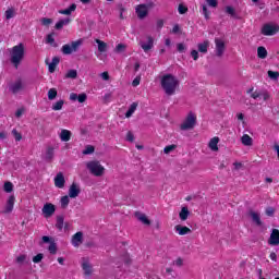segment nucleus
<instances>
[{
	"instance_id": "f257e3e1",
	"label": "nucleus",
	"mask_w": 279,
	"mask_h": 279,
	"mask_svg": "<svg viewBox=\"0 0 279 279\" xmlns=\"http://www.w3.org/2000/svg\"><path fill=\"white\" fill-rule=\"evenodd\" d=\"M178 86H180V81L173 74H166L161 77V87L166 95H175Z\"/></svg>"
},
{
	"instance_id": "f03ea898",
	"label": "nucleus",
	"mask_w": 279,
	"mask_h": 279,
	"mask_svg": "<svg viewBox=\"0 0 279 279\" xmlns=\"http://www.w3.org/2000/svg\"><path fill=\"white\" fill-rule=\"evenodd\" d=\"M10 56L11 64H13L15 69H19L21 62H23V59L25 58V45H23V43H20L19 45L11 48Z\"/></svg>"
},
{
	"instance_id": "7ed1b4c3",
	"label": "nucleus",
	"mask_w": 279,
	"mask_h": 279,
	"mask_svg": "<svg viewBox=\"0 0 279 279\" xmlns=\"http://www.w3.org/2000/svg\"><path fill=\"white\" fill-rule=\"evenodd\" d=\"M84 45V39L80 38L75 41H72L71 45L65 44L62 46L61 51L64 56H71V53H76L80 51V47Z\"/></svg>"
},
{
	"instance_id": "20e7f679",
	"label": "nucleus",
	"mask_w": 279,
	"mask_h": 279,
	"mask_svg": "<svg viewBox=\"0 0 279 279\" xmlns=\"http://www.w3.org/2000/svg\"><path fill=\"white\" fill-rule=\"evenodd\" d=\"M86 168L88 169L89 173L96 178H100V175H104V171H106V168H104L101 162L97 160L87 161Z\"/></svg>"
},
{
	"instance_id": "39448f33",
	"label": "nucleus",
	"mask_w": 279,
	"mask_h": 279,
	"mask_svg": "<svg viewBox=\"0 0 279 279\" xmlns=\"http://www.w3.org/2000/svg\"><path fill=\"white\" fill-rule=\"evenodd\" d=\"M197 123V116L190 111L183 123L180 125V129L183 131L193 130Z\"/></svg>"
},
{
	"instance_id": "423d86ee",
	"label": "nucleus",
	"mask_w": 279,
	"mask_h": 279,
	"mask_svg": "<svg viewBox=\"0 0 279 279\" xmlns=\"http://www.w3.org/2000/svg\"><path fill=\"white\" fill-rule=\"evenodd\" d=\"M279 32L278 24H264L262 27L263 36H276Z\"/></svg>"
},
{
	"instance_id": "0eeeda50",
	"label": "nucleus",
	"mask_w": 279,
	"mask_h": 279,
	"mask_svg": "<svg viewBox=\"0 0 279 279\" xmlns=\"http://www.w3.org/2000/svg\"><path fill=\"white\" fill-rule=\"evenodd\" d=\"M268 245H271L272 247H276L279 245V230L272 229L270 232V236L268 239Z\"/></svg>"
},
{
	"instance_id": "6e6552de",
	"label": "nucleus",
	"mask_w": 279,
	"mask_h": 279,
	"mask_svg": "<svg viewBox=\"0 0 279 279\" xmlns=\"http://www.w3.org/2000/svg\"><path fill=\"white\" fill-rule=\"evenodd\" d=\"M215 44L216 56H218V58H221V56H223V51H226V43H223V39L216 38Z\"/></svg>"
},
{
	"instance_id": "1a4fd4ad",
	"label": "nucleus",
	"mask_w": 279,
	"mask_h": 279,
	"mask_svg": "<svg viewBox=\"0 0 279 279\" xmlns=\"http://www.w3.org/2000/svg\"><path fill=\"white\" fill-rule=\"evenodd\" d=\"M135 12H136L138 19H145V16H147V14H149V9H147V4H138L135 8Z\"/></svg>"
},
{
	"instance_id": "9d476101",
	"label": "nucleus",
	"mask_w": 279,
	"mask_h": 279,
	"mask_svg": "<svg viewBox=\"0 0 279 279\" xmlns=\"http://www.w3.org/2000/svg\"><path fill=\"white\" fill-rule=\"evenodd\" d=\"M80 193H82L80 185H77V183H72L69 189V197H71L72 199H75V197L80 196Z\"/></svg>"
},
{
	"instance_id": "9b49d317",
	"label": "nucleus",
	"mask_w": 279,
	"mask_h": 279,
	"mask_svg": "<svg viewBox=\"0 0 279 279\" xmlns=\"http://www.w3.org/2000/svg\"><path fill=\"white\" fill-rule=\"evenodd\" d=\"M81 243H84V233L78 231L72 236V245L73 247H80Z\"/></svg>"
},
{
	"instance_id": "f8f14e48",
	"label": "nucleus",
	"mask_w": 279,
	"mask_h": 279,
	"mask_svg": "<svg viewBox=\"0 0 279 279\" xmlns=\"http://www.w3.org/2000/svg\"><path fill=\"white\" fill-rule=\"evenodd\" d=\"M88 99V96L85 93L77 95L76 93L70 94L71 101H78V104H84Z\"/></svg>"
},
{
	"instance_id": "ddd939ff",
	"label": "nucleus",
	"mask_w": 279,
	"mask_h": 279,
	"mask_svg": "<svg viewBox=\"0 0 279 279\" xmlns=\"http://www.w3.org/2000/svg\"><path fill=\"white\" fill-rule=\"evenodd\" d=\"M82 269L85 276H90V274H93V266L90 265V262L86 257L82 259Z\"/></svg>"
},
{
	"instance_id": "4468645a",
	"label": "nucleus",
	"mask_w": 279,
	"mask_h": 279,
	"mask_svg": "<svg viewBox=\"0 0 279 279\" xmlns=\"http://www.w3.org/2000/svg\"><path fill=\"white\" fill-rule=\"evenodd\" d=\"M66 181L64 180V174L62 172L57 173L54 177V186L57 189H64V184Z\"/></svg>"
},
{
	"instance_id": "2eb2a0df",
	"label": "nucleus",
	"mask_w": 279,
	"mask_h": 279,
	"mask_svg": "<svg viewBox=\"0 0 279 279\" xmlns=\"http://www.w3.org/2000/svg\"><path fill=\"white\" fill-rule=\"evenodd\" d=\"M174 231L177 232V234H179L180 236H184L185 234H191V229L189 227H184L182 225H177L174 227Z\"/></svg>"
},
{
	"instance_id": "dca6fc26",
	"label": "nucleus",
	"mask_w": 279,
	"mask_h": 279,
	"mask_svg": "<svg viewBox=\"0 0 279 279\" xmlns=\"http://www.w3.org/2000/svg\"><path fill=\"white\" fill-rule=\"evenodd\" d=\"M135 217L144 226H149L151 223V221H149V218H147V216L145 214L141 213V211H135Z\"/></svg>"
},
{
	"instance_id": "f3484780",
	"label": "nucleus",
	"mask_w": 279,
	"mask_h": 279,
	"mask_svg": "<svg viewBox=\"0 0 279 279\" xmlns=\"http://www.w3.org/2000/svg\"><path fill=\"white\" fill-rule=\"evenodd\" d=\"M208 147L211 151H219V137H213L208 143Z\"/></svg>"
},
{
	"instance_id": "a211bd4d",
	"label": "nucleus",
	"mask_w": 279,
	"mask_h": 279,
	"mask_svg": "<svg viewBox=\"0 0 279 279\" xmlns=\"http://www.w3.org/2000/svg\"><path fill=\"white\" fill-rule=\"evenodd\" d=\"M47 64H48L49 73H54L56 72V68L58 66V64H60V58L53 57L52 61L50 63L47 62Z\"/></svg>"
},
{
	"instance_id": "6ab92c4d",
	"label": "nucleus",
	"mask_w": 279,
	"mask_h": 279,
	"mask_svg": "<svg viewBox=\"0 0 279 279\" xmlns=\"http://www.w3.org/2000/svg\"><path fill=\"white\" fill-rule=\"evenodd\" d=\"M59 136L63 143H69V141H71V131L63 129L61 130V133Z\"/></svg>"
},
{
	"instance_id": "aec40b11",
	"label": "nucleus",
	"mask_w": 279,
	"mask_h": 279,
	"mask_svg": "<svg viewBox=\"0 0 279 279\" xmlns=\"http://www.w3.org/2000/svg\"><path fill=\"white\" fill-rule=\"evenodd\" d=\"M77 10V4L72 3L68 9L59 10V14H64L65 16H70L72 12H75Z\"/></svg>"
},
{
	"instance_id": "412c9836",
	"label": "nucleus",
	"mask_w": 279,
	"mask_h": 279,
	"mask_svg": "<svg viewBox=\"0 0 279 279\" xmlns=\"http://www.w3.org/2000/svg\"><path fill=\"white\" fill-rule=\"evenodd\" d=\"M141 47L142 49H144V51H149L153 47H154V38L153 37H148V41H142L141 43Z\"/></svg>"
},
{
	"instance_id": "4be33fe9",
	"label": "nucleus",
	"mask_w": 279,
	"mask_h": 279,
	"mask_svg": "<svg viewBox=\"0 0 279 279\" xmlns=\"http://www.w3.org/2000/svg\"><path fill=\"white\" fill-rule=\"evenodd\" d=\"M69 23H71V17L61 19L56 23L54 27L56 29H62V27L69 25Z\"/></svg>"
},
{
	"instance_id": "5701e85b",
	"label": "nucleus",
	"mask_w": 279,
	"mask_h": 279,
	"mask_svg": "<svg viewBox=\"0 0 279 279\" xmlns=\"http://www.w3.org/2000/svg\"><path fill=\"white\" fill-rule=\"evenodd\" d=\"M10 88H11V92H13L14 94L19 93L20 90H23V82L16 81L11 85Z\"/></svg>"
},
{
	"instance_id": "b1692460",
	"label": "nucleus",
	"mask_w": 279,
	"mask_h": 279,
	"mask_svg": "<svg viewBox=\"0 0 279 279\" xmlns=\"http://www.w3.org/2000/svg\"><path fill=\"white\" fill-rule=\"evenodd\" d=\"M136 108H138V102H132L129 110L125 113L126 119H130L134 112H136Z\"/></svg>"
},
{
	"instance_id": "393cba45",
	"label": "nucleus",
	"mask_w": 279,
	"mask_h": 279,
	"mask_svg": "<svg viewBox=\"0 0 279 279\" xmlns=\"http://www.w3.org/2000/svg\"><path fill=\"white\" fill-rule=\"evenodd\" d=\"M241 143H242V145H245V147H252L253 140H252V137H250V135L244 134L241 137Z\"/></svg>"
},
{
	"instance_id": "a878e982",
	"label": "nucleus",
	"mask_w": 279,
	"mask_h": 279,
	"mask_svg": "<svg viewBox=\"0 0 279 279\" xmlns=\"http://www.w3.org/2000/svg\"><path fill=\"white\" fill-rule=\"evenodd\" d=\"M257 57L260 58V60H265V58H267V48L259 46L257 48Z\"/></svg>"
},
{
	"instance_id": "bb28decb",
	"label": "nucleus",
	"mask_w": 279,
	"mask_h": 279,
	"mask_svg": "<svg viewBox=\"0 0 279 279\" xmlns=\"http://www.w3.org/2000/svg\"><path fill=\"white\" fill-rule=\"evenodd\" d=\"M208 45H210L208 40H205L204 43L198 44V51L201 53H208Z\"/></svg>"
},
{
	"instance_id": "cd10ccee",
	"label": "nucleus",
	"mask_w": 279,
	"mask_h": 279,
	"mask_svg": "<svg viewBox=\"0 0 279 279\" xmlns=\"http://www.w3.org/2000/svg\"><path fill=\"white\" fill-rule=\"evenodd\" d=\"M96 43L98 45V51L100 53H104L107 51L108 49V44H106L105 41L100 40V39H96Z\"/></svg>"
},
{
	"instance_id": "c85d7f7f",
	"label": "nucleus",
	"mask_w": 279,
	"mask_h": 279,
	"mask_svg": "<svg viewBox=\"0 0 279 279\" xmlns=\"http://www.w3.org/2000/svg\"><path fill=\"white\" fill-rule=\"evenodd\" d=\"M70 197L71 196H69V195H65V196L61 197V199H60L61 208L65 209L69 206V204L71 202Z\"/></svg>"
},
{
	"instance_id": "c756f323",
	"label": "nucleus",
	"mask_w": 279,
	"mask_h": 279,
	"mask_svg": "<svg viewBox=\"0 0 279 279\" xmlns=\"http://www.w3.org/2000/svg\"><path fill=\"white\" fill-rule=\"evenodd\" d=\"M251 217H252V220L254 221V223H255L256 226H260V225H262V222H260V216H259L257 213L251 211Z\"/></svg>"
},
{
	"instance_id": "7c9ffc66",
	"label": "nucleus",
	"mask_w": 279,
	"mask_h": 279,
	"mask_svg": "<svg viewBox=\"0 0 279 279\" xmlns=\"http://www.w3.org/2000/svg\"><path fill=\"white\" fill-rule=\"evenodd\" d=\"M56 97H58V90L56 88H50L48 90V99L50 101H53V99H56Z\"/></svg>"
},
{
	"instance_id": "2f4dec72",
	"label": "nucleus",
	"mask_w": 279,
	"mask_h": 279,
	"mask_svg": "<svg viewBox=\"0 0 279 279\" xmlns=\"http://www.w3.org/2000/svg\"><path fill=\"white\" fill-rule=\"evenodd\" d=\"M47 45H51L52 47H58V44H56V39L53 38V34H49L46 37Z\"/></svg>"
},
{
	"instance_id": "473e14b6",
	"label": "nucleus",
	"mask_w": 279,
	"mask_h": 279,
	"mask_svg": "<svg viewBox=\"0 0 279 279\" xmlns=\"http://www.w3.org/2000/svg\"><path fill=\"white\" fill-rule=\"evenodd\" d=\"M63 106H64V100L60 99L52 105V110L54 111L62 110Z\"/></svg>"
},
{
	"instance_id": "72a5a7b5",
	"label": "nucleus",
	"mask_w": 279,
	"mask_h": 279,
	"mask_svg": "<svg viewBox=\"0 0 279 279\" xmlns=\"http://www.w3.org/2000/svg\"><path fill=\"white\" fill-rule=\"evenodd\" d=\"M56 228H58V230H62V228H64V217L62 216L57 217Z\"/></svg>"
},
{
	"instance_id": "f704fd0d",
	"label": "nucleus",
	"mask_w": 279,
	"mask_h": 279,
	"mask_svg": "<svg viewBox=\"0 0 279 279\" xmlns=\"http://www.w3.org/2000/svg\"><path fill=\"white\" fill-rule=\"evenodd\" d=\"M15 263H17V265H23L24 263H27V255L25 254H21L15 258Z\"/></svg>"
},
{
	"instance_id": "c9c22d12",
	"label": "nucleus",
	"mask_w": 279,
	"mask_h": 279,
	"mask_svg": "<svg viewBox=\"0 0 279 279\" xmlns=\"http://www.w3.org/2000/svg\"><path fill=\"white\" fill-rule=\"evenodd\" d=\"M12 191H14V184L10 181L4 182V192L12 193Z\"/></svg>"
},
{
	"instance_id": "e433bc0d",
	"label": "nucleus",
	"mask_w": 279,
	"mask_h": 279,
	"mask_svg": "<svg viewBox=\"0 0 279 279\" xmlns=\"http://www.w3.org/2000/svg\"><path fill=\"white\" fill-rule=\"evenodd\" d=\"M14 196H10L7 202V210H13L14 209Z\"/></svg>"
},
{
	"instance_id": "4c0bfd02",
	"label": "nucleus",
	"mask_w": 279,
	"mask_h": 279,
	"mask_svg": "<svg viewBox=\"0 0 279 279\" xmlns=\"http://www.w3.org/2000/svg\"><path fill=\"white\" fill-rule=\"evenodd\" d=\"M65 77L69 80H75L77 77V70H69Z\"/></svg>"
},
{
	"instance_id": "58836bf2",
	"label": "nucleus",
	"mask_w": 279,
	"mask_h": 279,
	"mask_svg": "<svg viewBox=\"0 0 279 279\" xmlns=\"http://www.w3.org/2000/svg\"><path fill=\"white\" fill-rule=\"evenodd\" d=\"M189 215H191V211L181 210L179 214V217H180L181 221H186V219H189Z\"/></svg>"
},
{
	"instance_id": "ea45409f",
	"label": "nucleus",
	"mask_w": 279,
	"mask_h": 279,
	"mask_svg": "<svg viewBox=\"0 0 279 279\" xmlns=\"http://www.w3.org/2000/svg\"><path fill=\"white\" fill-rule=\"evenodd\" d=\"M268 77L276 82L279 78V72H274V71L269 70L268 71Z\"/></svg>"
},
{
	"instance_id": "a19ab883",
	"label": "nucleus",
	"mask_w": 279,
	"mask_h": 279,
	"mask_svg": "<svg viewBox=\"0 0 279 279\" xmlns=\"http://www.w3.org/2000/svg\"><path fill=\"white\" fill-rule=\"evenodd\" d=\"M178 146L175 144L168 145L163 148V154H171Z\"/></svg>"
},
{
	"instance_id": "79ce46f5",
	"label": "nucleus",
	"mask_w": 279,
	"mask_h": 279,
	"mask_svg": "<svg viewBox=\"0 0 279 279\" xmlns=\"http://www.w3.org/2000/svg\"><path fill=\"white\" fill-rule=\"evenodd\" d=\"M51 23H53V20H51L49 17L41 19V25H44L45 27H49V25H51Z\"/></svg>"
},
{
	"instance_id": "37998d69",
	"label": "nucleus",
	"mask_w": 279,
	"mask_h": 279,
	"mask_svg": "<svg viewBox=\"0 0 279 279\" xmlns=\"http://www.w3.org/2000/svg\"><path fill=\"white\" fill-rule=\"evenodd\" d=\"M4 14H5V19L10 21V19L14 17V9H8Z\"/></svg>"
},
{
	"instance_id": "c03bdc74",
	"label": "nucleus",
	"mask_w": 279,
	"mask_h": 279,
	"mask_svg": "<svg viewBox=\"0 0 279 279\" xmlns=\"http://www.w3.org/2000/svg\"><path fill=\"white\" fill-rule=\"evenodd\" d=\"M41 210H56V205L51 203H46Z\"/></svg>"
},
{
	"instance_id": "a18cd8bd",
	"label": "nucleus",
	"mask_w": 279,
	"mask_h": 279,
	"mask_svg": "<svg viewBox=\"0 0 279 279\" xmlns=\"http://www.w3.org/2000/svg\"><path fill=\"white\" fill-rule=\"evenodd\" d=\"M95 151V147L94 146H86V148L83 150V154L85 156H88V154H93Z\"/></svg>"
},
{
	"instance_id": "49530a36",
	"label": "nucleus",
	"mask_w": 279,
	"mask_h": 279,
	"mask_svg": "<svg viewBox=\"0 0 279 279\" xmlns=\"http://www.w3.org/2000/svg\"><path fill=\"white\" fill-rule=\"evenodd\" d=\"M126 46L124 44H118L116 47L117 53H122V51H125Z\"/></svg>"
},
{
	"instance_id": "de8ad7c7",
	"label": "nucleus",
	"mask_w": 279,
	"mask_h": 279,
	"mask_svg": "<svg viewBox=\"0 0 279 279\" xmlns=\"http://www.w3.org/2000/svg\"><path fill=\"white\" fill-rule=\"evenodd\" d=\"M48 252H50L51 254H56V252H58V246L56 245V243H50Z\"/></svg>"
},
{
	"instance_id": "09e8293b",
	"label": "nucleus",
	"mask_w": 279,
	"mask_h": 279,
	"mask_svg": "<svg viewBox=\"0 0 279 279\" xmlns=\"http://www.w3.org/2000/svg\"><path fill=\"white\" fill-rule=\"evenodd\" d=\"M43 258H44L43 253H38L36 256L33 257V263L38 264L43 260Z\"/></svg>"
},
{
	"instance_id": "8fccbe9b",
	"label": "nucleus",
	"mask_w": 279,
	"mask_h": 279,
	"mask_svg": "<svg viewBox=\"0 0 279 279\" xmlns=\"http://www.w3.org/2000/svg\"><path fill=\"white\" fill-rule=\"evenodd\" d=\"M179 14H186L189 12V8H186L184 4H179Z\"/></svg>"
},
{
	"instance_id": "3c124183",
	"label": "nucleus",
	"mask_w": 279,
	"mask_h": 279,
	"mask_svg": "<svg viewBox=\"0 0 279 279\" xmlns=\"http://www.w3.org/2000/svg\"><path fill=\"white\" fill-rule=\"evenodd\" d=\"M12 134H13L15 141H17V142L21 141V138H23V135H21V133H19V131H16V129L12 130Z\"/></svg>"
},
{
	"instance_id": "603ef678",
	"label": "nucleus",
	"mask_w": 279,
	"mask_h": 279,
	"mask_svg": "<svg viewBox=\"0 0 279 279\" xmlns=\"http://www.w3.org/2000/svg\"><path fill=\"white\" fill-rule=\"evenodd\" d=\"M53 158V148H48L46 151V160H51Z\"/></svg>"
},
{
	"instance_id": "864d4df0",
	"label": "nucleus",
	"mask_w": 279,
	"mask_h": 279,
	"mask_svg": "<svg viewBox=\"0 0 279 279\" xmlns=\"http://www.w3.org/2000/svg\"><path fill=\"white\" fill-rule=\"evenodd\" d=\"M226 12H227V14H230V16H236V12L234 11V8H232V7H227Z\"/></svg>"
},
{
	"instance_id": "5fc2aeb1",
	"label": "nucleus",
	"mask_w": 279,
	"mask_h": 279,
	"mask_svg": "<svg viewBox=\"0 0 279 279\" xmlns=\"http://www.w3.org/2000/svg\"><path fill=\"white\" fill-rule=\"evenodd\" d=\"M53 213H56L54 210H44L43 211V216L46 218V219H49V217H52L53 216Z\"/></svg>"
},
{
	"instance_id": "6e6d98bb",
	"label": "nucleus",
	"mask_w": 279,
	"mask_h": 279,
	"mask_svg": "<svg viewBox=\"0 0 279 279\" xmlns=\"http://www.w3.org/2000/svg\"><path fill=\"white\" fill-rule=\"evenodd\" d=\"M259 99H263V101H267V99H269V93L262 92Z\"/></svg>"
},
{
	"instance_id": "4d7b16f0",
	"label": "nucleus",
	"mask_w": 279,
	"mask_h": 279,
	"mask_svg": "<svg viewBox=\"0 0 279 279\" xmlns=\"http://www.w3.org/2000/svg\"><path fill=\"white\" fill-rule=\"evenodd\" d=\"M203 14L206 20L210 19V15L208 14V8L206 7V4H203Z\"/></svg>"
},
{
	"instance_id": "13d9d810",
	"label": "nucleus",
	"mask_w": 279,
	"mask_h": 279,
	"mask_svg": "<svg viewBox=\"0 0 279 279\" xmlns=\"http://www.w3.org/2000/svg\"><path fill=\"white\" fill-rule=\"evenodd\" d=\"M126 141H129V143H134V134L130 131L126 134Z\"/></svg>"
},
{
	"instance_id": "bf43d9fd",
	"label": "nucleus",
	"mask_w": 279,
	"mask_h": 279,
	"mask_svg": "<svg viewBox=\"0 0 279 279\" xmlns=\"http://www.w3.org/2000/svg\"><path fill=\"white\" fill-rule=\"evenodd\" d=\"M177 267H182L184 265V260L182 258H177L173 263Z\"/></svg>"
},
{
	"instance_id": "052dcab7",
	"label": "nucleus",
	"mask_w": 279,
	"mask_h": 279,
	"mask_svg": "<svg viewBox=\"0 0 279 279\" xmlns=\"http://www.w3.org/2000/svg\"><path fill=\"white\" fill-rule=\"evenodd\" d=\"M24 112H25V109H24V108H20V109L16 110L15 117H16L17 119H20V117H23V113H24Z\"/></svg>"
},
{
	"instance_id": "680f3d73",
	"label": "nucleus",
	"mask_w": 279,
	"mask_h": 279,
	"mask_svg": "<svg viewBox=\"0 0 279 279\" xmlns=\"http://www.w3.org/2000/svg\"><path fill=\"white\" fill-rule=\"evenodd\" d=\"M206 1L210 8H217L218 5L217 0H206Z\"/></svg>"
},
{
	"instance_id": "e2e57ef3",
	"label": "nucleus",
	"mask_w": 279,
	"mask_h": 279,
	"mask_svg": "<svg viewBox=\"0 0 279 279\" xmlns=\"http://www.w3.org/2000/svg\"><path fill=\"white\" fill-rule=\"evenodd\" d=\"M141 84V76H136L133 82H132V86L136 87Z\"/></svg>"
},
{
	"instance_id": "0e129e2a",
	"label": "nucleus",
	"mask_w": 279,
	"mask_h": 279,
	"mask_svg": "<svg viewBox=\"0 0 279 279\" xmlns=\"http://www.w3.org/2000/svg\"><path fill=\"white\" fill-rule=\"evenodd\" d=\"M100 77L105 81L108 82V80H110V74H108V72H102L100 74Z\"/></svg>"
},
{
	"instance_id": "69168bd1",
	"label": "nucleus",
	"mask_w": 279,
	"mask_h": 279,
	"mask_svg": "<svg viewBox=\"0 0 279 279\" xmlns=\"http://www.w3.org/2000/svg\"><path fill=\"white\" fill-rule=\"evenodd\" d=\"M191 56H192L193 60H198L199 52H197V50H192L191 51Z\"/></svg>"
},
{
	"instance_id": "338daca9",
	"label": "nucleus",
	"mask_w": 279,
	"mask_h": 279,
	"mask_svg": "<svg viewBox=\"0 0 279 279\" xmlns=\"http://www.w3.org/2000/svg\"><path fill=\"white\" fill-rule=\"evenodd\" d=\"M260 94H262V92H258V90L254 92L252 94L253 99H260Z\"/></svg>"
},
{
	"instance_id": "774afa93",
	"label": "nucleus",
	"mask_w": 279,
	"mask_h": 279,
	"mask_svg": "<svg viewBox=\"0 0 279 279\" xmlns=\"http://www.w3.org/2000/svg\"><path fill=\"white\" fill-rule=\"evenodd\" d=\"M163 25H165V21H162V20L157 21V28L158 29H162Z\"/></svg>"
}]
</instances>
